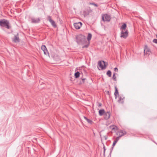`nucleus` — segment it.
I'll use <instances>...</instances> for the list:
<instances>
[{
    "label": "nucleus",
    "mask_w": 157,
    "mask_h": 157,
    "mask_svg": "<svg viewBox=\"0 0 157 157\" xmlns=\"http://www.w3.org/2000/svg\"><path fill=\"white\" fill-rule=\"evenodd\" d=\"M126 25L125 23H123V25L120 28L121 31V37L124 38H126L128 35V32L126 29Z\"/></svg>",
    "instance_id": "obj_1"
},
{
    "label": "nucleus",
    "mask_w": 157,
    "mask_h": 157,
    "mask_svg": "<svg viewBox=\"0 0 157 157\" xmlns=\"http://www.w3.org/2000/svg\"><path fill=\"white\" fill-rule=\"evenodd\" d=\"M76 40L77 43L79 44H83L87 42L86 37L82 35H79L77 36Z\"/></svg>",
    "instance_id": "obj_2"
},
{
    "label": "nucleus",
    "mask_w": 157,
    "mask_h": 157,
    "mask_svg": "<svg viewBox=\"0 0 157 157\" xmlns=\"http://www.w3.org/2000/svg\"><path fill=\"white\" fill-rule=\"evenodd\" d=\"M9 25V22L7 20L3 19L0 21V25L1 26L5 27L8 29H9L10 26Z\"/></svg>",
    "instance_id": "obj_3"
},
{
    "label": "nucleus",
    "mask_w": 157,
    "mask_h": 157,
    "mask_svg": "<svg viewBox=\"0 0 157 157\" xmlns=\"http://www.w3.org/2000/svg\"><path fill=\"white\" fill-rule=\"evenodd\" d=\"M107 64V63H106L104 61H99L98 62V66L101 69H103L105 68Z\"/></svg>",
    "instance_id": "obj_4"
},
{
    "label": "nucleus",
    "mask_w": 157,
    "mask_h": 157,
    "mask_svg": "<svg viewBox=\"0 0 157 157\" xmlns=\"http://www.w3.org/2000/svg\"><path fill=\"white\" fill-rule=\"evenodd\" d=\"M102 20L104 21H109L111 19V17L107 14H103L102 15Z\"/></svg>",
    "instance_id": "obj_5"
},
{
    "label": "nucleus",
    "mask_w": 157,
    "mask_h": 157,
    "mask_svg": "<svg viewBox=\"0 0 157 157\" xmlns=\"http://www.w3.org/2000/svg\"><path fill=\"white\" fill-rule=\"evenodd\" d=\"M41 49L43 51L44 55L49 57V53L45 45H42L41 47Z\"/></svg>",
    "instance_id": "obj_6"
},
{
    "label": "nucleus",
    "mask_w": 157,
    "mask_h": 157,
    "mask_svg": "<svg viewBox=\"0 0 157 157\" xmlns=\"http://www.w3.org/2000/svg\"><path fill=\"white\" fill-rule=\"evenodd\" d=\"M19 40L18 34L14 35V38L12 39V41L14 43H18L19 41Z\"/></svg>",
    "instance_id": "obj_7"
},
{
    "label": "nucleus",
    "mask_w": 157,
    "mask_h": 157,
    "mask_svg": "<svg viewBox=\"0 0 157 157\" xmlns=\"http://www.w3.org/2000/svg\"><path fill=\"white\" fill-rule=\"evenodd\" d=\"M150 49L148 48L147 46L146 45L144 51V55L148 56L150 54Z\"/></svg>",
    "instance_id": "obj_8"
},
{
    "label": "nucleus",
    "mask_w": 157,
    "mask_h": 157,
    "mask_svg": "<svg viewBox=\"0 0 157 157\" xmlns=\"http://www.w3.org/2000/svg\"><path fill=\"white\" fill-rule=\"evenodd\" d=\"M48 18L49 21L51 23L52 26H53L54 27H56V24L55 21L52 19L51 17L50 16H48Z\"/></svg>",
    "instance_id": "obj_9"
},
{
    "label": "nucleus",
    "mask_w": 157,
    "mask_h": 157,
    "mask_svg": "<svg viewBox=\"0 0 157 157\" xmlns=\"http://www.w3.org/2000/svg\"><path fill=\"white\" fill-rule=\"evenodd\" d=\"M126 134V132L125 131L121 130L117 132V135L120 137H121Z\"/></svg>",
    "instance_id": "obj_10"
},
{
    "label": "nucleus",
    "mask_w": 157,
    "mask_h": 157,
    "mask_svg": "<svg viewBox=\"0 0 157 157\" xmlns=\"http://www.w3.org/2000/svg\"><path fill=\"white\" fill-rule=\"evenodd\" d=\"M74 25L76 29H79L82 25V23L81 22L76 23L74 24Z\"/></svg>",
    "instance_id": "obj_11"
},
{
    "label": "nucleus",
    "mask_w": 157,
    "mask_h": 157,
    "mask_svg": "<svg viewBox=\"0 0 157 157\" xmlns=\"http://www.w3.org/2000/svg\"><path fill=\"white\" fill-rule=\"evenodd\" d=\"M40 19L39 18H32L31 19L32 22L33 23H39L40 21Z\"/></svg>",
    "instance_id": "obj_12"
},
{
    "label": "nucleus",
    "mask_w": 157,
    "mask_h": 157,
    "mask_svg": "<svg viewBox=\"0 0 157 157\" xmlns=\"http://www.w3.org/2000/svg\"><path fill=\"white\" fill-rule=\"evenodd\" d=\"M124 97H120L119 99L118 100V101L119 103H123L124 101Z\"/></svg>",
    "instance_id": "obj_13"
},
{
    "label": "nucleus",
    "mask_w": 157,
    "mask_h": 157,
    "mask_svg": "<svg viewBox=\"0 0 157 157\" xmlns=\"http://www.w3.org/2000/svg\"><path fill=\"white\" fill-rule=\"evenodd\" d=\"M104 118L105 119H108L110 117V113L109 112H107L104 115Z\"/></svg>",
    "instance_id": "obj_14"
},
{
    "label": "nucleus",
    "mask_w": 157,
    "mask_h": 157,
    "mask_svg": "<svg viewBox=\"0 0 157 157\" xmlns=\"http://www.w3.org/2000/svg\"><path fill=\"white\" fill-rule=\"evenodd\" d=\"M115 90L114 93V95L115 96V98L116 99L117 96L119 95V93L116 86H115Z\"/></svg>",
    "instance_id": "obj_15"
},
{
    "label": "nucleus",
    "mask_w": 157,
    "mask_h": 157,
    "mask_svg": "<svg viewBox=\"0 0 157 157\" xmlns=\"http://www.w3.org/2000/svg\"><path fill=\"white\" fill-rule=\"evenodd\" d=\"M112 130L115 131L117 129V127L114 125H111L109 127Z\"/></svg>",
    "instance_id": "obj_16"
},
{
    "label": "nucleus",
    "mask_w": 157,
    "mask_h": 157,
    "mask_svg": "<svg viewBox=\"0 0 157 157\" xmlns=\"http://www.w3.org/2000/svg\"><path fill=\"white\" fill-rule=\"evenodd\" d=\"M84 118L89 123L91 124L93 123V122L91 120L88 119L86 117H84Z\"/></svg>",
    "instance_id": "obj_17"
},
{
    "label": "nucleus",
    "mask_w": 157,
    "mask_h": 157,
    "mask_svg": "<svg viewBox=\"0 0 157 157\" xmlns=\"http://www.w3.org/2000/svg\"><path fill=\"white\" fill-rule=\"evenodd\" d=\"M99 113L100 116H102L105 113L104 110L103 109L100 110L99 111Z\"/></svg>",
    "instance_id": "obj_18"
},
{
    "label": "nucleus",
    "mask_w": 157,
    "mask_h": 157,
    "mask_svg": "<svg viewBox=\"0 0 157 157\" xmlns=\"http://www.w3.org/2000/svg\"><path fill=\"white\" fill-rule=\"evenodd\" d=\"M92 37V35L90 33H89L88 34V36H87V40L89 42V41L91 40Z\"/></svg>",
    "instance_id": "obj_19"
},
{
    "label": "nucleus",
    "mask_w": 157,
    "mask_h": 157,
    "mask_svg": "<svg viewBox=\"0 0 157 157\" xmlns=\"http://www.w3.org/2000/svg\"><path fill=\"white\" fill-rule=\"evenodd\" d=\"M80 73L77 71L76 73H75V76L76 78H78L79 76Z\"/></svg>",
    "instance_id": "obj_20"
},
{
    "label": "nucleus",
    "mask_w": 157,
    "mask_h": 157,
    "mask_svg": "<svg viewBox=\"0 0 157 157\" xmlns=\"http://www.w3.org/2000/svg\"><path fill=\"white\" fill-rule=\"evenodd\" d=\"M107 75L109 77H111V72L110 70L108 71L107 73Z\"/></svg>",
    "instance_id": "obj_21"
},
{
    "label": "nucleus",
    "mask_w": 157,
    "mask_h": 157,
    "mask_svg": "<svg viewBox=\"0 0 157 157\" xmlns=\"http://www.w3.org/2000/svg\"><path fill=\"white\" fill-rule=\"evenodd\" d=\"M116 74V73H114L113 74V75L112 78L113 80L115 81H116V77L115 76V75Z\"/></svg>",
    "instance_id": "obj_22"
},
{
    "label": "nucleus",
    "mask_w": 157,
    "mask_h": 157,
    "mask_svg": "<svg viewBox=\"0 0 157 157\" xmlns=\"http://www.w3.org/2000/svg\"><path fill=\"white\" fill-rule=\"evenodd\" d=\"M88 44H89V43H88ZM88 46H89V44H86V45L82 46V48H87L88 47Z\"/></svg>",
    "instance_id": "obj_23"
},
{
    "label": "nucleus",
    "mask_w": 157,
    "mask_h": 157,
    "mask_svg": "<svg viewBox=\"0 0 157 157\" xmlns=\"http://www.w3.org/2000/svg\"><path fill=\"white\" fill-rule=\"evenodd\" d=\"M90 4L92 5H94V6H95L96 7L98 6L96 4L94 3H90Z\"/></svg>",
    "instance_id": "obj_24"
},
{
    "label": "nucleus",
    "mask_w": 157,
    "mask_h": 157,
    "mask_svg": "<svg viewBox=\"0 0 157 157\" xmlns=\"http://www.w3.org/2000/svg\"><path fill=\"white\" fill-rule=\"evenodd\" d=\"M153 42L154 43H157V39H154L153 40Z\"/></svg>",
    "instance_id": "obj_25"
},
{
    "label": "nucleus",
    "mask_w": 157,
    "mask_h": 157,
    "mask_svg": "<svg viewBox=\"0 0 157 157\" xmlns=\"http://www.w3.org/2000/svg\"><path fill=\"white\" fill-rule=\"evenodd\" d=\"M117 143V142H116V141H115L114 140L113 142V144L112 145L113 146V147Z\"/></svg>",
    "instance_id": "obj_26"
},
{
    "label": "nucleus",
    "mask_w": 157,
    "mask_h": 157,
    "mask_svg": "<svg viewBox=\"0 0 157 157\" xmlns=\"http://www.w3.org/2000/svg\"><path fill=\"white\" fill-rule=\"evenodd\" d=\"M120 137H119V136L118 137H117L115 140V141H116L117 142L119 140V138Z\"/></svg>",
    "instance_id": "obj_27"
},
{
    "label": "nucleus",
    "mask_w": 157,
    "mask_h": 157,
    "mask_svg": "<svg viewBox=\"0 0 157 157\" xmlns=\"http://www.w3.org/2000/svg\"><path fill=\"white\" fill-rule=\"evenodd\" d=\"M103 149H104V156H105V147L104 146Z\"/></svg>",
    "instance_id": "obj_28"
},
{
    "label": "nucleus",
    "mask_w": 157,
    "mask_h": 157,
    "mask_svg": "<svg viewBox=\"0 0 157 157\" xmlns=\"http://www.w3.org/2000/svg\"><path fill=\"white\" fill-rule=\"evenodd\" d=\"M114 70L115 71L118 72V69L117 68L115 67L114 68Z\"/></svg>",
    "instance_id": "obj_29"
},
{
    "label": "nucleus",
    "mask_w": 157,
    "mask_h": 157,
    "mask_svg": "<svg viewBox=\"0 0 157 157\" xmlns=\"http://www.w3.org/2000/svg\"><path fill=\"white\" fill-rule=\"evenodd\" d=\"M103 137H104V138L105 140H106L107 139V137L105 136H103Z\"/></svg>",
    "instance_id": "obj_30"
},
{
    "label": "nucleus",
    "mask_w": 157,
    "mask_h": 157,
    "mask_svg": "<svg viewBox=\"0 0 157 157\" xmlns=\"http://www.w3.org/2000/svg\"><path fill=\"white\" fill-rule=\"evenodd\" d=\"M106 94L109 95V91H107Z\"/></svg>",
    "instance_id": "obj_31"
},
{
    "label": "nucleus",
    "mask_w": 157,
    "mask_h": 157,
    "mask_svg": "<svg viewBox=\"0 0 157 157\" xmlns=\"http://www.w3.org/2000/svg\"><path fill=\"white\" fill-rule=\"evenodd\" d=\"M101 103H99V106H101Z\"/></svg>",
    "instance_id": "obj_32"
},
{
    "label": "nucleus",
    "mask_w": 157,
    "mask_h": 157,
    "mask_svg": "<svg viewBox=\"0 0 157 157\" xmlns=\"http://www.w3.org/2000/svg\"><path fill=\"white\" fill-rule=\"evenodd\" d=\"M85 80V79H82V80Z\"/></svg>",
    "instance_id": "obj_33"
},
{
    "label": "nucleus",
    "mask_w": 157,
    "mask_h": 157,
    "mask_svg": "<svg viewBox=\"0 0 157 157\" xmlns=\"http://www.w3.org/2000/svg\"><path fill=\"white\" fill-rule=\"evenodd\" d=\"M85 11L84 12V13H85Z\"/></svg>",
    "instance_id": "obj_34"
}]
</instances>
